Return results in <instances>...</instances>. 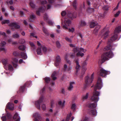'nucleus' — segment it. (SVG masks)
<instances>
[{"mask_svg":"<svg viewBox=\"0 0 121 121\" xmlns=\"http://www.w3.org/2000/svg\"><path fill=\"white\" fill-rule=\"evenodd\" d=\"M102 79L100 78L99 77L98 82L94 87V91L93 93V95L91 99L95 102H97L99 100V92L96 91L97 89H100L102 87Z\"/></svg>","mask_w":121,"mask_h":121,"instance_id":"1","label":"nucleus"},{"mask_svg":"<svg viewBox=\"0 0 121 121\" xmlns=\"http://www.w3.org/2000/svg\"><path fill=\"white\" fill-rule=\"evenodd\" d=\"M70 47L73 48V51L75 52H77V56H83L84 55V53H82V52H85L86 51V50H84L82 48H79L75 46V45L72 44H69Z\"/></svg>","mask_w":121,"mask_h":121,"instance_id":"2","label":"nucleus"},{"mask_svg":"<svg viewBox=\"0 0 121 121\" xmlns=\"http://www.w3.org/2000/svg\"><path fill=\"white\" fill-rule=\"evenodd\" d=\"M2 62L4 65V68L6 70H8L11 71L13 70V68L12 66L9 64L8 60L7 59H3L2 61Z\"/></svg>","mask_w":121,"mask_h":121,"instance_id":"3","label":"nucleus"},{"mask_svg":"<svg viewBox=\"0 0 121 121\" xmlns=\"http://www.w3.org/2000/svg\"><path fill=\"white\" fill-rule=\"evenodd\" d=\"M97 105L94 103L90 104H89L88 107L90 108L89 112L90 114L94 115H96L97 112L95 108L96 106Z\"/></svg>","mask_w":121,"mask_h":121,"instance_id":"4","label":"nucleus"},{"mask_svg":"<svg viewBox=\"0 0 121 121\" xmlns=\"http://www.w3.org/2000/svg\"><path fill=\"white\" fill-rule=\"evenodd\" d=\"M121 27V26L119 27H117L114 31V35L113 36L111 37L110 39V40H109L108 44H109V42H111L114 41L117 38V34L120 32L121 31V29H119V28Z\"/></svg>","mask_w":121,"mask_h":121,"instance_id":"5","label":"nucleus"},{"mask_svg":"<svg viewBox=\"0 0 121 121\" xmlns=\"http://www.w3.org/2000/svg\"><path fill=\"white\" fill-rule=\"evenodd\" d=\"M61 13L62 16H64L66 14L69 17L71 18H75L76 17V13H73L71 11H67L66 12L65 11H63Z\"/></svg>","mask_w":121,"mask_h":121,"instance_id":"6","label":"nucleus"},{"mask_svg":"<svg viewBox=\"0 0 121 121\" xmlns=\"http://www.w3.org/2000/svg\"><path fill=\"white\" fill-rule=\"evenodd\" d=\"M51 6L50 4H48L46 8L45 7V6L43 5L39 8L38 10L37 11V14L38 15H39L40 12H43L46 10L50 9Z\"/></svg>","mask_w":121,"mask_h":121,"instance_id":"7","label":"nucleus"},{"mask_svg":"<svg viewBox=\"0 0 121 121\" xmlns=\"http://www.w3.org/2000/svg\"><path fill=\"white\" fill-rule=\"evenodd\" d=\"M109 31L106 28H104L102 31L101 35L102 37L105 39L107 38L109 35Z\"/></svg>","mask_w":121,"mask_h":121,"instance_id":"8","label":"nucleus"},{"mask_svg":"<svg viewBox=\"0 0 121 121\" xmlns=\"http://www.w3.org/2000/svg\"><path fill=\"white\" fill-rule=\"evenodd\" d=\"M71 23V22L70 20L69 19H65L64 21V24L63 23L62 21V24L63 26V28L65 29H68V28L67 26H70Z\"/></svg>","mask_w":121,"mask_h":121,"instance_id":"9","label":"nucleus"},{"mask_svg":"<svg viewBox=\"0 0 121 121\" xmlns=\"http://www.w3.org/2000/svg\"><path fill=\"white\" fill-rule=\"evenodd\" d=\"M94 74H92L91 75V78L88 76H87L85 78V82L87 85L90 84L92 82L93 79L94 78Z\"/></svg>","mask_w":121,"mask_h":121,"instance_id":"10","label":"nucleus"},{"mask_svg":"<svg viewBox=\"0 0 121 121\" xmlns=\"http://www.w3.org/2000/svg\"><path fill=\"white\" fill-rule=\"evenodd\" d=\"M100 75L103 77H105L106 75L109 74L110 73L104 70L103 68H101L100 71Z\"/></svg>","mask_w":121,"mask_h":121,"instance_id":"11","label":"nucleus"},{"mask_svg":"<svg viewBox=\"0 0 121 121\" xmlns=\"http://www.w3.org/2000/svg\"><path fill=\"white\" fill-rule=\"evenodd\" d=\"M72 69V67L70 65L68 66L66 64L64 65V71L67 72L69 73L71 72Z\"/></svg>","mask_w":121,"mask_h":121,"instance_id":"12","label":"nucleus"},{"mask_svg":"<svg viewBox=\"0 0 121 121\" xmlns=\"http://www.w3.org/2000/svg\"><path fill=\"white\" fill-rule=\"evenodd\" d=\"M108 59L107 58L106 56H104L103 55H102L101 58L99 59L98 61V63L99 64H101L104 63L105 60Z\"/></svg>","mask_w":121,"mask_h":121,"instance_id":"13","label":"nucleus"},{"mask_svg":"<svg viewBox=\"0 0 121 121\" xmlns=\"http://www.w3.org/2000/svg\"><path fill=\"white\" fill-rule=\"evenodd\" d=\"M43 99V97H41L39 99L35 102V104L37 108L38 109H40V104L42 101Z\"/></svg>","mask_w":121,"mask_h":121,"instance_id":"14","label":"nucleus"},{"mask_svg":"<svg viewBox=\"0 0 121 121\" xmlns=\"http://www.w3.org/2000/svg\"><path fill=\"white\" fill-rule=\"evenodd\" d=\"M6 107L10 110H13L14 109V105L13 104L10 102H9L7 104Z\"/></svg>","mask_w":121,"mask_h":121,"instance_id":"15","label":"nucleus"},{"mask_svg":"<svg viewBox=\"0 0 121 121\" xmlns=\"http://www.w3.org/2000/svg\"><path fill=\"white\" fill-rule=\"evenodd\" d=\"M12 63L14 67L16 68H17L18 65L17 64L18 62V60L15 58H13L12 59Z\"/></svg>","mask_w":121,"mask_h":121,"instance_id":"16","label":"nucleus"},{"mask_svg":"<svg viewBox=\"0 0 121 121\" xmlns=\"http://www.w3.org/2000/svg\"><path fill=\"white\" fill-rule=\"evenodd\" d=\"M104 56H107L108 57L111 58L113 56V54L111 51L109 52H108L106 53L103 55Z\"/></svg>","mask_w":121,"mask_h":121,"instance_id":"17","label":"nucleus"},{"mask_svg":"<svg viewBox=\"0 0 121 121\" xmlns=\"http://www.w3.org/2000/svg\"><path fill=\"white\" fill-rule=\"evenodd\" d=\"M61 59L60 57L58 56H57L56 57V60L55 63V65L57 67L59 64L60 63Z\"/></svg>","mask_w":121,"mask_h":121,"instance_id":"18","label":"nucleus"},{"mask_svg":"<svg viewBox=\"0 0 121 121\" xmlns=\"http://www.w3.org/2000/svg\"><path fill=\"white\" fill-rule=\"evenodd\" d=\"M32 84V82L31 81H29L26 82L24 84V86L23 87H21L20 88V90L21 91H23V89L26 86H30Z\"/></svg>","mask_w":121,"mask_h":121,"instance_id":"19","label":"nucleus"},{"mask_svg":"<svg viewBox=\"0 0 121 121\" xmlns=\"http://www.w3.org/2000/svg\"><path fill=\"white\" fill-rule=\"evenodd\" d=\"M33 117L35 118L34 120L35 121H39V120L37 119V118H39L41 117L40 115L37 112H36L34 113L33 115Z\"/></svg>","mask_w":121,"mask_h":121,"instance_id":"20","label":"nucleus"},{"mask_svg":"<svg viewBox=\"0 0 121 121\" xmlns=\"http://www.w3.org/2000/svg\"><path fill=\"white\" fill-rule=\"evenodd\" d=\"M9 25L11 27H14L16 29H19L20 27L19 25L15 23H12Z\"/></svg>","mask_w":121,"mask_h":121,"instance_id":"21","label":"nucleus"},{"mask_svg":"<svg viewBox=\"0 0 121 121\" xmlns=\"http://www.w3.org/2000/svg\"><path fill=\"white\" fill-rule=\"evenodd\" d=\"M74 84L75 82H70V83L69 86L68 88V90L70 91L72 90L73 87V85Z\"/></svg>","mask_w":121,"mask_h":121,"instance_id":"22","label":"nucleus"},{"mask_svg":"<svg viewBox=\"0 0 121 121\" xmlns=\"http://www.w3.org/2000/svg\"><path fill=\"white\" fill-rule=\"evenodd\" d=\"M58 72L57 71H54L52 74L51 76L53 80H55L56 79V76L57 75Z\"/></svg>","mask_w":121,"mask_h":121,"instance_id":"23","label":"nucleus"},{"mask_svg":"<svg viewBox=\"0 0 121 121\" xmlns=\"http://www.w3.org/2000/svg\"><path fill=\"white\" fill-rule=\"evenodd\" d=\"M22 57L24 59H26L27 57L26 54L24 52H22L21 54Z\"/></svg>","mask_w":121,"mask_h":121,"instance_id":"24","label":"nucleus"},{"mask_svg":"<svg viewBox=\"0 0 121 121\" xmlns=\"http://www.w3.org/2000/svg\"><path fill=\"white\" fill-rule=\"evenodd\" d=\"M75 62L76 64V69L77 70V71L80 69V65H79L78 62V60H76Z\"/></svg>","mask_w":121,"mask_h":121,"instance_id":"25","label":"nucleus"},{"mask_svg":"<svg viewBox=\"0 0 121 121\" xmlns=\"http://www.w3.org/2000/svg\"><path fill=\"white\" fill-rule=\"evenodd\" d=\"M26 48V47L23 45H21L18 47V49L20 50L23 51H25V50Z\"/></svg>","mask_w":121,"mask_h":121,"instance_id":"26","label":"nucleus"},{"mask_svg":"<svg viewBox=\"0 0 121 121\" xmlns=\"http://www.w3.org/2000/svg\"><path fill=\"white\" fill-rule=\"evenodd\" d=\"M100 28V26H99L98 25L96 26V27L94 31V33L95 34H97L98 31L99 29Z\"/></svg>","mask_w":121,"mask_h":121,"instance_id":"27","label":"nucleus"},{"mask_svg":"<svg viewBox=\"0 0 121 121\" xmlns=\"http://www.w3.org/2000/svg\"><path fill=\"white\" fill-rule=\"evenodd\" d=\"M86 25L85 22L83 21H82L79 23L78 25L79 27H80L84 26Z\"/></svg>","mask_w":121,"mask_h":121,"instance_id":"28","label":"nucleus"},{"mask_svg":"<svg viewBox=\"0 0 121 121\" xmlns=\"http://www.w3.org/2000/svg\"><path fill=\"white\" fill-rule=\"evenodd\" d=\"M94 11V9L92 8H89L87 10V13L88 14H90L91 13L93 12Z\"/></svg>","mask_w":121,"mask_h":121,"instance_id":"29","label":"nucleus"},{"mask_svg":"<svg viewBox=\"0 0 121 121\" xmlns=\"http://www.w3.org/2000/svg\"><path fill=\"white\" fill-rule=\"evenodd\" d=\"M77 1L76 0H74L73 2V6L75 10H76L77 9Z\"/></svg>","mask_w":121,"mask_h":121,"instance_id":"30","label":"nucleus"},{"mask_svg":"<svg viewBox=\"0 0 121 121\" xmlns=\"http://www.w3.org/2000/svg\"><path fill=\"white\" fill-rule=\"evenodd\" d=\"M37 54L39 55H41L42 53V50L41 47V48H39L37 49Z\"/></svg>","mask_w":121,"mask_h":121,"instance_id":"31","label":"nucleus"},{"mask_svg":"<svg viewBox=\"0 0 121 121\" xmlns=\"http://www.w3.org/2000/svg\"><path fill=\"white\" fill-rule=\"evenodd\" d=\"M65 101H63L62 102L61 101H60L59 102V104L62 107H63L65 106Z\"/></svg>","mask_w":121,"mask_h":121,"instance_id":"32","label":"nucleus"},{"mask_svg":"<svg viewBox=\"0 0 121 121\" xmlns=\"http://www.w3.org/2000/svg\"><path fill=\"white\" fill-rule=\"evenodd\" d=\"M5 42L4 41H2L0 43V46L1 47H4L6 44Z\"/></svg>","mask_w":121,"mask_h":121,"instance_id":"33","label":"nucleus"},{"mask_svg":"<svg viewBox=\"0 0 121 121\" xmlns=\"http://www.w3.org/2000/svg\"><path fill=\"white\" fill-rule=\"evenodd\" d=\"M41 48L42 50V52H43L44 53H45L47 52L48 51L47 49L45 46H43L41 47Z\"/></svg>","mask_w":121,"mask_h":121,"instance_id":"34","label":"nucleus"},{"mask_svg":"<svg viewBox=\"0 0 121 121\" xmlns=\"http://www.w3.org/2000/svg\"><path fill=\"white\" fill-rule=\"evenodd\" d=\"M20 37V35L18 33H14L13 35V37L15 38H19Z\"/></svg>","mask_w":121,"mask_h":121,"instance_id":"35","label":"nucleus"},{"mask_svg":"<svg viewBox=\"0 0 121 121\" xmlns=\"http://www.w3.org/2000/svg\"><path fill=\"white\" fill-rule=\"evenodd\" d=\"M96 25V23L94 22H91L90 24V26L91 28H93Z\"/></svg>","mask_w":121,"mask_h":121,"instance_id":"36","label":"nucleus"},{"mask_svg":"<svg viewBox=\"0 0 121 121\" xmlns=\"http://www.w3.org/2000/svg\"><path fill=\"white\" fill-rule=\"evenodd\" d=\"M9 22V20H4L2 21L1 22V23L2 24L6 23L8 24Z\"/></svg>","mask_w":121,"mask_h":121,"instance_id":"37","label":"nucleus"},{"mask_svg":"<svg viewBox=\"0 0 121 121\" xmlns=\"http://www.w3.org/2000/svg\"><path fill=\"white\" fill-rule=\"evenodd\" d=\"M88 93H86L85 95H84L82 96V98L84 100L88 98Z\"/></svg>","mask_w":121,"mask_h":121,"instance_id":"38","label":"nucleus"},{"mask_svg":"<svg viewBox=\"0 0 121 121\" xmlns=\"http://www.w3.org/2000/svg\"><path fill=\"white\" fill-rule=\"evenodd\" d=\"M6 3L8 5H12L13 3V1L12 0H8L6 1Z\"/></svg>","mask_w":121,"mask_h":121,"instance_id":"39","label":"nucleus"},{"mask_svg":"<svg viewBox=\"0 0 121 121\" xmlns=\"http://www.w3.org/2000/svg\"><path fill=\"white\" fill-rule=\"evenodd\" d=\"M105 15L104 14H99L98 15L99 18H103L104 17Z\"/></svg>","mask_w":121,"mask_h":121,"instance_id":"40","label":"nucleus"},{"mask_svg":"<svg viewBox=\"0 0 121 121\" xmlns=\"http://www.w3.org/2000/svg\"><path fill=\"white\" fill-rule=\"evenodd\" d=\"M25 40L24 39H21L19 41V43L21 44H24L25 43Z\"/></svg>","mask_w":121,"mask_h":121,"instance_id":"41","label":"nucleus"},{"mask_svg":"<svg viewBox=\"0 0 121 121\" xmlns=\"http://www.w3.org/2000/svg\"><path fill=\"white\" fill-rule=\"evenodd\" d=\"M35 17V16L34 15H32L30 16L29 20L30 21H32V20L34 19Z\"/></svg>","mask_w":121,"mask_h":121,"instance_id":"42","label":"nucleus"},{"mask_svg":"<svg viewBox=\"0 0 121 121\" xmlns=\"http://www.w3.org/2000/svg\"><path fill=\"white\" fill-rule=\"evenodd\" d=\"M76 105L75 104H73L71 107V109L73 110H74L76 108Z\"/></svg>","mask_w":121,"mask_h":121,"instance_id":"43","label":"nucleus"},{"mask_svg":"<svg viewBox=\"0 0 121 121\" xmlns=\"http://www.w3.org/2000/svg\"><path fill=\"white\" fill-rule=\"evenodd\" d=\"M44 79L45 81L47 83L49 82L50 80V78L49 77H46Z\"/></svg>","mask_w":121,"mask_h":121,"instance_id":"44","label":"nucleus"},{"mask_svg":"<svg viewBox=\"0 0 121 121\" xmlns=\"http://www.w3.org/2000/svg\"><path fill=\"white\" fill-rule=\"evenodd\" d=\"M43 31L47 35H48V32L47 31V30L46 29L43 27Z\"/></svg>","mask_w":121,"mask_h":121,"instance_id":"45","label":"nucleus"},{"mask_svg":"<svg viewBox=\"0 0 121 121\" xmlns=\"http://www.w3.org/2000/svg\"><path fill=\"white\" fill-rule=\"evenodd\" d=\"M121 13L120 11H118L116 14L114 15V16L115 17H118L120 14Z\"/></svg>","mask_w":121,"mask_h":121,"instance_id":"46","label":"nucleus"},{"mask_svg":"<svg viewBox=\"0 0 121 121\" xmlns=\"http://www.w3.org/2000/svg\"><path fill=\"white\" fill-rule=\"evenodd\" d=\"M71 114H70L69 115H67V118L66 119V121H69V120L71 116Z\"/></svg>","mask_w":121,"mask_h":121,"instance_id":"47","label":"nucleus"},{"mask_svg":"<svg viewBox=\"0 0 121 121\" xmlns=\"http://www.w3.org/2000/svg\"><path fill=\"white\" fill-rule=\"evenodd\" d=\"M3 51L4 52H6L7 50L4 47H2L0 48V51Z\"/></svg>","mask_w":121,"mask_h":121,"instance_id":"48","label":"nucleus"},{"mask_svg":"<svg viewBox=\"0 0 121 121\" xmlns=\"http://www.w3.org/2000/svg\"><path fill=\"white\" fill-rule=\"evenodd\" d=\"M108 6H104L103 8L104 10H107L108 9Z\"/></svg>","mask_w":121,"mask_h":121,"instance_id":"49","label":"nucleus"},{"mask_svg":"<svg viewBox=\"0 0 121 121\" xmlns=\"http://www.w3.org/2000/svg\"><path fill=\"white\" fill-rule=\"evenodd\" d=\"M56 44L57 47L59 48L60 47V45L59 41H57L56 42Z\"/></svg>","mask_w":121,"mask_h":121,"instance_id":"50","label":"nucleus"},{"mask_svg":"<svg viewBox=\"0 0 121 121\" xmlns=\"http://www.w3.org/2000/svg\"><path fill=\"white\" fill-rule=\"evenodd\" d=\"M87 117L83 118L82 119H81L80 121H87Z\"/></svg>","mask_w":121,"mask_h":121,"instance_id":"51","label":"nucleus"},{"mask_svg":"<svg viewBox=\"0 0 121 121\" xmlns=\"http://www.w3.org/2000/svg\"><path fill=\"white\" fill-rule=\"evenodd\" d=\"M110 49V46H107L104 49V51L108 50Z\"/></svg>","mask_w":121,"mask_h":121,"instance_id":"52","label":"nucleus"},{"mask_svg":"<svg viewBox=\"0 0 121 121\" xmlns=\"http://www.w3.org/2000/svg\"><path fill=\"white\" fill-rule=\"evenodd\" d=\"M65 40L69 42H72V40L70 38L68 37H66L65 38Z\"/></svg>","mask_w":121,"mask_h":121,"instance_id":"53","label":"nucleus"},{"mask_svg":"<svg viewBox=\"0 0 121 121\" xmlns=\"http://www.w3.org/2000/svg\"><path fill=\"white\" fill-rule=\"evenodd\" d=\"M68 30L69 31V32H73L74 31V28H72L71 29L69 28Z\"/></svg>","mask_w":121,"mask_h":121,"instance_id":"54","label":"nucleus"},{"mask_svg":"<svg viewBox=\"0 0 121 121\" xmlns=\"http://www.w3.org/2000/svg\"><path fill=\"white\" fill-rule=\"evenodd\" d=\"M30 4L31 7L33 8H34L35 7V5L32 2H31L30 3Z\"/></svg>","mask_w":121,"mask_h":121,"instance_id":"55","label":"nucleus"},{"mask_svg":"<svg viewBox=\"0 0 121 121\" xmlns=\"http://www.w3.org/2000/svg\"><path fill=\"white\" fill-rule=\"evenodd\" d=\"M42 107L43 110H44L46 109V108L45 105V104H43L42 106Z\"/></svg>","mask_w":121,"mask_h":121,"instance_id":"56","label":"nucleus"},{"mask_svg":"<svg viewBox=\"0 0 121 121\" xmlns=\"http://www.w3.org/2000/svg\"><path fill=\"white\" fill-rule=\"evenodd\" d=\"M1 119L3 121H6V117L5 116H3L1 117Z\"/></svg>","mask_w":121,"mask_h":121,"instance_id":"57","label":"nucleus"},{"mask_svg":"<svg viewBox=\"0 0 121 121\" xmlns=\"http://www.w3.org/2000/svg\"><path fill=\"white\" fill-rule=\"evenodd\" d=\"M48 23L50 25H52L54 24V22L51 20H49L48 22Z\"/></svg>","mask_w":121,"mask_h":121,"instance_id":"58","label":"nucleus"},{"mask_svg":"<svg viewBox=\"0 0 121 121\" xmlns=\"http://www.w3.org/2000/svg\"><path fill=\"white\" fill-rule=\"evenodd\" d=\"M29 43L31 46L32 47H33V48H34L35 47V45H34V44L32 42H29Z\"/></svg>","mask_w":121,"mask_h":121,"instance_id":"59","label":"nucleus"},{"mask_svg":"<svg viewBox=\"0 0 121 121\" xmlns=\"http://www.w3.org/2000/svg\"><path fill=\"white\" fill-rule=\"evenodd\" d=\"M51 86L49 88L50 90H51V88H52L54 87L55 85V83L54 82H53L51 84Z\"/></svg>","mask_w":121,"mask_h":121,"instance_id":"60","label":"nucleus"},{"mask_svg":"<svg viewBox=\"0 0 121 121\" xmlns=\"http://www.w3.org/2000/svg\"><path fill=\"white\" fill-rule=\"evenodd\" d=\"M7 117H8L9 118H10L11 117V116L10 114L8 112H7Z\"/></svg>","mask_w":121,"mask_h":121,"instance_id":"61","label":"nucleus"},{"mask_svg":"<svg viewBox=\"0 0 121 121\" xmlns=\"http://www.w3.org/2000/svg\"><path fill=\"white\" fill-rule=\"evenodd\" d=\"M13 54L14 56H17V55L18 53L17 52H13Z\"/></svg>","mask_w":121,"mask_h":121,"instance_id":"62","label":"nucleus"},{"mask_svg":"<svg viewBox=\"0 0 121 121\" xmlns=\"http://www.w3.org/2000/svg\"><path fill=\"white\" fill-rule=\"evenodd\" d=\"M69 55L68 54H66V55L65 56V60H67V59H68V58L69 56Z\"/></svg>","mask_w":121,"mask_h":121,"instance_id":"63","label":"nucleus"},{"mask_svg":"<svg viewBox=\"0 0 121 121\" xmlns=\"http://www.w3.org/2000/svg\"><path fill=\"white\" fill-rule=\"evenodd\" d=\"M10 8L11 10L13 11H14V8L13 6H11L10 7Z\"/></svg>","mask_w":121,"mask_h":121,"instance_id":"64","label":"nucleus"}]
</instances>
